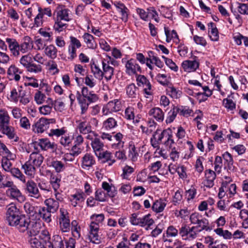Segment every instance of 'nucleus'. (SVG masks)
I'll list each match as a JSON object with an SVG mask.
<instances>
[{
    "label": "nucleus",
    "mask_w": 248,
    "mask_h": 248,
    "mask_svg": "<svg viewBox=\"0 0 248 248\" xmlns=\"http://www.w3.org/2000/svg\"><path fill=\"white\" fill-rule=\"evenodd\" d=\"M177 114H179L178 107L173 106V108L168 112L166 122L167 124L172 123L175 119Z\"/></svg>",
    "instance_id": "59"
},
{
    "label": "nucleus",
    "mask_w": 248,
    "mask_h": 248,
    "mask_svg": "<svg viewBox=\"0 0 248 248\" xmlns=\"http://www.w3.org/2000/svg\"><path fill=\"white\" fill-rule=\"evenodd\" d=\"M22 73V70L19 68L16 64H12L7 68V77L9 80L17 82L20 80V75Z\"/></svg>",
    "instance_id": "10"
},
{
    "label": "nucleus",
    "mask_w": 248,
    "mask_h": 248,
    "mask_svg": "<svg viewBox=\"0 0 248 248\" xmlns=\"http://www.w3.org/2000/svg\"><path fill=\"white\" fill-rule=\"evenodd\" d=\"M24 188L25 192L29 196L38 199L40 197L39 191L37 187L36 183L31 178L27 181L26 180Z\"/></svg>",
    "instance_id": "7"
},
{
    "label": "nucleus",
    "mask_w": 248,
    "mask_h": 248,
    "mask_svg": "<svg viewBox=\"0 0 248 248\" xmlns=\"http://www.w3.org/2000/svg\"><path fill=\"white\" fill-rule=\"evenodd\" d=\"M61 181V177L58 175H51L50 183L54 191L58 190L60 188Z\"/></svg>",
    "instance_id": "58"
},
{
    "label": "nucleus",
    "mask_w": 248,
    "mask_h": 248,
    "mask_svg": "<svg viewBox=\"0 0 248 248\" xmlns=\"http://www.w3.org/2000/svg\"><path fill=\"white\" fill-rule=\"evenodd\" d=\"M35 168L36 167L29 160L26 161L21 166V169L24 170L25 174L30 176L31 178H34V177L36 172Z\"/></svg>",
    "instance_id": "34"
},
{
    "label": "nucleus",
    "mask_w": 248,
    "mask_h": 248,
    "mask_svg": "<svg viewBox=\"0 0 248 248\" xmlns=\"http://www.w3.org/2000/svg\"><path fill=\"white\" fill-rule=\"evenodd\" d=\"M6 193L11 199L16 200L19 202H23L26 200L25 196L22 194L16 186L8 189Z\"/></svg>",
    "instance_id": "18"
},
{
    "label": "nucleus",
    "mask_w": 248,
    "mask_h": 248,
    "mask_svg": "<svg viewBox=\"0 0 248 248\" xmlns=\"http://www.w3.org/2000/svg\"><path fill=\"white\" fill-rule=\"evenodd\" d=\"M155 79L162 85L167 86L169 84L171 78L170 74L165 72L157 74Z\"/></svg>",
    "instance_id": "48"
},
{
    "label": "nucleus",
    "mask_w": 248,
    "mask_h": 248,
    "mask_svg": "<svg viewBox=\"0 0 248 248\" xmlns=\"http://www.w3.org/2000/svg\"><path fill=\"white\" fill-rule=\"evenodd\" d=\"M99 226L97 225L90 223L88 228L87 238L93 244H98L100 243V237L99 235Z\"/></svg>",
    "instance_id": "8"
},
{
    "label": "nucleus",
    "mask_w": 248,
    "mask_h": 248,
    "mask_svg": "<svg viewBox=\"0 0 248 248\" xmlns=\"http://www.w3.org/2000/svg\"><path fill=\"white\" fill-rule=\"evenodd\" d=\"M10 116L7 110L4 108H0V133L7 136L8 139H14L17 141L18 138L16 136L15 129L10 125ZM0 137H2L0 135Z\"/></svg>",
    "instance_id": "1"
},
{
    "label": "nucleus",
    "mask_w": 248,
    "mask_h": 248,
    "mask_svg": "<svg viewBox=\"0 0 248 248\" xmlns=\"http://www.w3.org/2000/svg\"><path fill=\"white\" fill-rule=\"evenodd\" d=\"M23 88L22 86H17L16 88H13L10 92V95L9 99L10 101L17 103L19 101V98L21 94V93L24 91Z\"/></svg>",
    "instance_id": "36"
},
{
    "label": "nucleus",
    "mask_w": 248,
    "mask_h": 248,
    "mask_svg": "<svg viewBox=\"0 0 248 248\" xmlns=\"http://www.w3.org/2000/svg\"><path fill=\"white\" fill-rule=\"evenodd\" d=\"M29 242L31 247L33 248H46V247L44 244V241H41L37 235L31 236Z\"/></svg>",
    "instance_id": "49"
},
{
    "label": "nucleus",
    "mask_w": 248,
    "mask_h": 248,
    "mask_svg": "<svg viewBox=\"0 0 248 248\" xmlns=\"http://www.w3.org/2000/svg\"><path fill=\"white\" fill-rule=\"evenodd\" d=\"M0 152L4 155L5 157L9 158L10 159L14 160L16 157L15 154H12L7 148L6 146L0 142Z\"/></svg>",
    "instance_id": "60"
},
{
    "label": "nucleus",
    "mask_w": 248,
    "mask_h": 248,
    "mask_svg": "<svg viewBox=\"0 0 248 248\" xmlns=\"http://www.w3.org/2000/svg\"><path fill=\"white\" fill-rule=\"evenodd\" d=\"M121 104L118 99L108 102L102 108V113L104 115H108L113 112H116L121 110Z\"/></svg>",
    "instance_id": "9"
},
{
    "label": "nucleus",
    "mask_w": 248,
    "mask_h": 248,
    "mask_svg": "<svg viewBox=\"0 0 248 248\" xmlns=\"http://www.w3.org/2000/svg\"><path fill=\"white\" fill-rule=\"evenodd\" d=\"M44 53L48 58L54 60L57 57L58 49L54 45L50 44L45 47Z\"/></svg>",
    "instance_id": "42"
},
{
    "label": "nucleus",
    "mask_w": 248,
    "mask_h": 248,
    "mask_svg": "<svg viewBox=\"0 0 248 248\" xmlns=\"http://www.w3.org/2000/svg\"><path fill=\"white\" fill-rule=\"evenodd\" d=\"M84 44L86 46L91 49H95L97 46V44L94 36L88 32H85L82 36Z\"/></svg>",
    "instance_id": "30"
},
{
    "label": "nucleus",
    "mask_w": 248,
    "mask_h": 248,
    "mask_svg": "<svg viewBox=\"0 0 248 248\" xmlns=\"http://www.w3.org/2000/svg\"><path fill=\"white\" fill-rule=\"evenodd\" d=\"M209 36L213 41H217L219 39V34L217 29L214 23L210 22L208 24Z\"/></svg>",
    "instance_id": "46"
},
{
    "label": "nucleus",
    "mask_w": 248,
    "mask_h": 248,
    "mask_svg": "<svg viewBox=\"0 0 248 248\" xmlns=\"http://www.w3.org/2000/svg\"><path fill=\"white\" fill-rule=\"evenodd\" d=\"M78 123L77 129L79 131L80 134L85 135L91 131V126L86 121H79Z\"/></svg>",
    "instance_id": "51"
},
{
    "label": "nucleus",
    "mask_w": 248,
    "mask_h": 248,
    "mask_svg": "<svg viewBox=\"0 0 248 248\" xmlns=\"http://www.w3.org/2000/svg\"><path fill=\"white\" fill-rule=\"evenodd\" d=\"M96 156L102 162L108 163L109 166L112 165L116 162V160L113 158L111 153L107 150L103 151Z\"/></svg>",
    "instance_id": "26"
},
{
    "label": "nucleus",
    "mask_w": 248,
    "mask_h": 248,
    "mask_svg": "<svg viewBox=\"0 0 248 248\" xmlns=\"http://www.w3.org/2000/svg\"><path fill=\"white\" fill-rule=\"evenodd\" d=\"M102 69H103V77L107 81L110 80L114 75V68L109 65L108 62L105 59L101 60Z\"/></svg>",
    "instance_id": "24"
},
{
    "label": "nucleus",
    "mask_w": 248,
    "mask_h": 248,
    "mask_svg": "<svg viewBox=\"0 0 248 248\" xmlns=\"http://www.w3.org/2000/svg\"><path fill=\"white\" fill-rule=\"evenodd\" d=\"M30 218L22 215L12 226L15 227L20 232H24L27 230Z\"/></svg>",
    "instance_id": "22"
},
{
    "label": "nucleus",
    "mask_w": 248,
    "mask_h": 248,
    "mask_svg": "<svg viewBox=\"0 0 248 248\" xmlns=\"http://www.w3.org/2000/svg\"><path fill=\"white\" fill-rule=\"evenodd\" d=\"M95 164V159L90 153H86L82 157L81 160V167L85 170H89Z\"/></svg>",
    "instance_id": "25"
},
{
    "label": "nucleus",
    "mask_w": 248,
    "mask_h": 248,
    "mask_svg": "<svg viewBox=\"0 0 248 248\" xmlns=\"http://www.w3.org/2000/svg\"><path fill=\"white\" fill-rule=\"evenodd\" d=\"M170 159L175 162L178 160L180 155V149L176 146L174 143H171L167 145Z\"/></svg>",
    "instance_id": "28"
},
{
    "label": "nucleus",
    "mask_w": 248,
    "mask_h": 248,
    "mask_svg": "<svg viewBox=\"0 0 248 248\" xmlns=\"http://www.w3.org/2000/svg\"><path fill=\"white\" fill-rule=\"evenodd\" d=\"M56 123L54 118H46L42 117L32 126V131L37 134H42L49 127L50 124Z\"/></svg>",
    "instance_id": "4"
},
{
    "label": "nucleus",
    "mask_w": 248,
    "mask_h": 248,
    "mask_svg": "<svg viewBox=\"0 0 248 248\" xmlns=\"http://www.w3.org/2000/svg\"><path fill=\"white\" fill-rule=\"evenodd\" d=\"M125 72L129 76L137 75L138 72H141V69L136 61L133 59L128 60L125 64Z\"/></svg>",
    "instance_id": "12"
},
{
    "label": "nucleus",
    "mask_w": 248,
    "mask_h": 248,
    "mask_svg": "<svg viewBox=\"0 0 248 248\" xmlns=\"http://www.w3.org/2000/svg\"><path fill=\"white\" fill-rule=\"evenodd\" d=\"M51 213H52V212L45 207H41L38 210V214L40 217L48 223L52 221Z\"/></svg>",
    "instance_id": "45"
},
{
    "label": "nucleus",
    "mask_w": 248,
    "mask_h": 248,
    "mask_svg": "<svg viewBox=\"0 0 248 248\" xmlns=\"http://www.w3.org/2000/svg\"><path fill=\"white\" fill-rule=\"evenodd\" d=\"M66 133H67L66 128L63 127L61 128L51 129L48 133V135L50 137H56L58 138L62 137Z\"/></svg>",
    "instance_id": "52"
},
{
    "label": "nucleus",
    "mask_w": 248,
    "mask_h": 248,
    "mask_svg": "<svg viewBox=\"0 0 248 248\" xmlns=\"http://www.w3.org/2000/svg\"><path fill=\"white\" fill-rule=\"evenodd\" d=\"M56 11V17L55 19L65 21H69L70 20V11L69 9L65 8L63 5L58 4Z\"/></svg>",
    "instance_id": "14"
},
{
    "label": "nucleus",
    "mask_w": 248,
    "mask_h": 248,
    "mask_svg": "<svg viewBox=\"0 0 248 248\" xmlns=\"http://www.w3.org/2000/svg\"><path fill=\"white\" fill-rule=\"evenodd\" d=\"M138 90V88L134 83H130L125 87L126 93L130 98H136L137 97Z\"/></svg>",
    "instance_id": "54"
},
{
    "label": "nucleus",
    "mask_w": 248,
    "mask_h": 248,
    "mask_svg": "<svg viewBox=\"0 0 248 248\" xmlns=\"http://www.w3.org/2000/svg\"><path fill=\"white\" fill-rule=\"evenodd\" d=\"M139 153L134 144V142L131 141L129 143L128 157L129 159L133 162H135L138 160Z\"/></svg>",
    "instance_id": "39"
},
{
    "label": "nucleus",
    "mask_w": 248,
    "mask_h": 248,
    "mask_svg": "<svg viewBox=\"0 0 248 248\" xmlns=\"http://www.w3.org/2000/svg\"><path fill=\"white\" fill-rule=\"evenodd\" d=\"M20 44V52L24 54L31 50L33 47V42L28 36L23 38L22 42Z\"/></svg>",
    "instance_id": "31"
},
{
    "label": "nucleus",
    "mask_w": 248,
    "mask_h": 248,
    "mask_svg": "<svg viewBox=\"0 0 248 248\" xmlns=\"http://www.w3.org/2000/svg\"><path fill=\"white\" fill-rule=\"evenodd\" d=\"M21 215L19 210L14 204H10L7 206L6 219L10 226H12L15 224V223Z\"/></svg>",
    "instance_id": "6"
},
{
    "label": "nucleus",
    "mask_w": 248,
    "mask_h": 248,
    "mask_svg": "<svg viewBox=\"0 0 248 248\" xmlns=\"http://www.w3.org/2000/svg\"><path fill=\"white\" fill-rule=\"evenodd\" d=\"M62 21L55 19V22L53 26V29L59 33L63 31L67 27V25L63 23Z\"/></svg>",
    "instance_id": "64"
},
{
    "label": "nucleus",
    "mask_w": 248,
    "mask_h": 248,
    "mask_svg": "<svg viewBox=\"0 0 248 248\" xmlns=\"http://www.w3.org/2000/svg\"><path fill=\"white\" fill-rule=\"evenodd\" d=\"M11 175L17 179L22 183L26 182V176L22 173L20 170L16 168H13L10 171Z\"/></svg>",
    "instance_id": "56"
},
{
    "label": "nucleus",
    "mask_w": 248,
    "mask_h": 248,
    "mask_svg": "<svg viewBox=\"0 0 248 248\" xmlns=\"http://www.w3.org/2000/svg\"><path fill=\"white\" fill-rule=\"evenodd\" d=\"M19 63L28 72L38 74L42 71V66L33 63L32 58L29 54L22 56L19 60Z\"/></svg>",
    "instance_id": "2"
},
{
    "label": "nucleus",
    "mask_w": 248,
    "mask_h": 248,
    "mask_svg": "<svg viewBox=\"0 0 248 248\" xmlns=\"http://www.w3.org/2000/svg\"><path fill=\"white\" fill-rule=\"evenodd\" d=\"M6 42L8 44V46L11 55L15 58H18L20 55V44L14 38H7Z\"/></svg>",
    "instance_id": "13"
},
{
    "label": "nucleus",
    "mask_w": 248,
    "mask_h": 248,
    "mask_svg": "<svg viewBox=\"0 0 248 248\" xmlns=\"http://www.w3.org/2000/svg\"><path fill=\"white\" fill-rule=\"evenodd\" d=\"M47 104L44 105L39 108V111L40 113L44 116H50L52 113H54L53 111V107L54 106V101L51 98L48 97L47 99Z\"/></svg>",
    "instance_id": "29"
},
{
    "label": "nucleus",
    "mask_w": 248,
    "mask_h": 248,
    "mask_svg": "<svg viewBox=\"0 0 248 248\" xmlns=\"http://www.w3.org/2000/svg\"><path fill=\"white\" fill-rule=\"evenodd\" d=\"M44 203L46 206V208L49 209L52 213L56 212L59 207V203L53 198L46 199Z\"/></svg>",
    "instance_id": "47"
},
{
    "label": "nucleus",
    "mask_w": 248,
    "mask_h": 248,
    "mask_svg": "<svg viewBox=\"0 0 248 248\" xmlns=\"http://www.w3.org/2000/svg\"><path fill=\"white\" fill-rule=\"evenodd\" d=\"M31 95L24 90L21 93L18 102L21 105H26L31 101Z\"/></svg>",
    "instance_id": "63"
},
{
    "label": "nucleus",
    "mask_w": 248,
    "mask_h": 248,
    "mask_svg": "<svg viewBox=\"0 0 248 248\" xmlns=\"http://www.w3.org/2000/svg\"><path fill=\"white\" fill-rule=\"evenodd\" d=\"M91 71L96 79L102 80L103 78V70H102L99 66L93 64L91 66Z\"/></svg>",
    "instance_id": "62"
},
{
    "label": "nucleus",
    "mask_w": 248,
    "mask_h": 248,
    "mask_svg": "<svg viewBox=\"0 0 248 248\" xmlns=\"http://www.w3.org/2000/svg\"><path fill=\"white\" fill-rule=\"evenodd\" d=\"M44 160L43 155L36 152H32L30 156V161L35 167H39L41 166Z\"/></svg>",
    "instance_id": "37"
},
{
    "label": "nucleus",
    "mask_w": 248,
    "mask_h": 248,
    "mask_svg": "<svg viewBox=\"0 0 248 248\" xmlns=\"http://www.w3.org/2000/svg\"><path fill=\"white\" fill-rule=\"evenodd\" d=\"M91 144L95 155L103 151L104 144L99 138H95Z\"/></svg>",
    "instance_id": "43"
},
{
    "label": "nucleus",
    "mask_w": 248,
    "mask_h": 248,
    "mask_svg": "<svg viewBox=\"0 0 248 248\" xmlns=\"http://www.w3.org/2000/svg\"><path fill=\"white\" fill-rule=\"evenodd\" d=\"M59 223L61 230L64 232H68L70 230V220L69 213L67 210L61 208L60 209V216Z\"/></svg>",
    "instance_id": "5"
},
{
    "label": "nucleus",
    "mask_w": 248,
    "mask_h": 248,
    "mask_svg": "<svg viewBox=\"0 0 248 248\" xmlns=\"http://www.w3.org/2000/svg\"><path fill=\"white\" fill-rule=\"evenodd\" d=\"M103 190L106 191L108 197L110 198L114 197L117 194V190L116 187L112 184H109L107 182H103L101 185Z\"/></svg>",
    "instance_id": "38"
},
{
    "label": "nucleus",
    "mask_w": 248,
    "mask_h": 248,
    "mask_svg": "<svg viewBox=\"0 0 248 248\" xmlns=\"http://www.w3.org/2000/svg\"><path fill=\"white\" fill-rule=\"evenodd\" d=\"M156 139L159 142L164 139V144L166 146L169 144L174 143L172 131L170 128L165 129L162 131L159 130L158 134L156 136Z\"/></svg>",
    "instance_id": "15"
},
{
    "label": "nucleus",
    "mask_w": 248,
    "mask_h": 248,
    "mask_svg": "<svg viewBox=\"0 0 248 248\" xmlns=\"http://www.w3.org/2000/svg\"><path fill=\"white\" fill-rule=\"evenodd\" d=\"M216 178V172L211 169H207L204 171V178L202 183L204 187L210 188L215 185Z\"/></svg>",
    "instance_id": "16"
},
{
    "label": "nucleus",
    "mask_w": 248,
    "mask_h": 248,
    "mask_svg": "<svg viewBox=\"0 0 248 248\" xmlns=\"http://www.w3.org/2000/svg\"><path fill=\"white\" fill-rule=\"evenodd\" d=\"M166 205V200L160 198L154 202L152 206V209L153 211L156 213H161L164 211Z\"/></svg>",
    "instance_id": "33"
},
{
    "label": "nucleus",
    "mask_w": 248,
    "mask_h": 248,
    "mask_svg": "<svg viewBox=\"0 0 248 248\" xmlns=\"http://www.w3.org/2000/svg\"><path fill=\"white\" fill-rule=\"evenodd\" d=\"M217 234L222 236L225 239H231L232 238V234L228 230H223L221 228H218L214 230Z\"/></svg>",
    "instance_id": "61"
},
{
    "label": "nucleus",
    "mask_w": 248,
    "mask_h": 248,
    "mask_svg": "<svg viewBox=\"0 0 248 248\" xmlns=\"http://www.w3.org/2000/svg\"><path fill=\"white\" fill-rule=\"evenodd\" d=\"M148 114L158 122H162L164 119V112L158 107H155L150 109Z\"/></svg>",
    "instance_id": "32"
},
{
    "label": "nucleus",
    "mask_w": 248,
    "mask_h": 248,
    "mask_svg": "<svg viewBox=\"0 0 248 248\" xmlns=\"http://www.w3.org/2000/svg\"><path fill=\"white\" fill-rule=\"evenodd\" d=\"M154 223V220L151 217L150 214H148L140 217L139 226L141 227H145L147 230Z\"/></svg>",
    "instance_id": "44"
},
{
    "label": "nucleus",
    "mask_w": 248,
    "mask_h": 248,
    "mask_svg": "<svg viewBox=\"0 0 248 248\" xmlns=\"http://www.w3.org/2000/svg\"><path fill=\"white\" fill-rule=\"evenodd\" d=\"M179 234V230L173 225L169 226L163 233L162 236L163 241L165 242H171V238L176 237Z\"/></svg>",
    "instance_id": "21"
},
{
    "label": "nucleus",
    "mask_w": 248,
    "mask_h": 248,
    "mask_svg": "<svg viewBox=\"0 0 248 248\" xmlns=\"http://www.w3.org/2000/svg\"><path fill=\"white\" fill-rule=\"evenodd\" d=\"M118 126L117 122L113 117H109L103 123L102 128L106 130H110Z\"/></svg>",
    "instance_id": "50"
},
{
    "label": "nucleus",
    "mask_w": 248,
    "mask_h": 248,
    "mask_svg": "<svg viewBox=\"0 0 248 248\" xmlns=\"http://www.w3.org/2000/svg\"><path fill=\"white\" fill-rule=\"evenodd\" d=\"M199 66L200 62L198 60H186L182 62L181 68V70L186 73H192L199 69Z\"/></svg>",
    "instance_id": "11"
},
{
    "label": "nucleus",
    "mask_w": 248,
    "mask_h": 248,
    "mask_svg": "<svg viewBox=\"0 0 248 248\" xmlns=\"http://www.w3.org/2000/svg\"><path fill=\"white\" fill-rule=\"evenodd\" d=\"M80 95L84 97L85 100L89 103L96 102L99 98L98 95L94 93L93 91H89L87 87L83 86L81 88Z\"/></svg>",
    "instance_id": "20"
},
{
    "label": "nucleus",
    "mask_w": 248,
    "mask_h": 248,
    "mask_svg": "<svg viewBox=\"0 0 248 248\" xmlns=\"http://www.w3.org/2000/svg\"><path fill=\"white\" fill-rule=\"evenodd\" d=\"M200 221L197 224V226H194L195 227H198L199 230H200V232L204 230L206 231H210L211 229L209 226V223L208 220L204 217H202L200 219Z\"/></svg>",
    "instance_id": "57"
},
{
    "label": "nucleus",
    "mask_w": 248,
    "mask_h": 248,
    "mask_svg": "<svg viewBox=\"0 0 248 248\" xmlns=\"http://www.w3.org/2000/svg\"><path fill=\"white\" fill-rule=\"evenodd\" d=\"M74 137L67 133L60 139V143L64 147H70L72 144Z\"/></svg>",
    "instance_id": "53"
},
{
    "label": "nucleus",
    "mask_w": 248,
    "mask_h": 248,
    "mask_svg": "<svg viewBox=\"0 0 248 248\" xmlns=\"http://www.w3.org/2000/svg\"><path fill=\"white\" fill-rule=\"evenodd\" d=\"M200 230L198 227L182 226L179 229V234L182 239L186 241H191L196 239L199 235Z\"/></svg>",
    "instance_id": "3"
},
{
    "label": "nucleus",
    "mask_w": 248,
    "mask_h": 248,
    "mask_svg": "<svg viewBox=\"0 0 248 248\" xmlns=\"http://www.w3.org/2000/svg\"><path fill=\"white\" fill-rule=\"evenodd\" d=\"M85 199L83 191L80 189L77 190L75 193L70 195L68 198L71 204L73 207H76L78 203L84 202Z\"/></svg>",
    "instance_id": "23"
},
{
    "label": "nucleus",
    "mask_w": 248,
    "mask_h": 248,
    "mask_svg": "<svg viewBox=\"0 0 248 248\" xmlns=\"http://www.w3.org/2000/svg\"><path fill=\"white\" fill-rule=\"evenodd\" d=\"M38 145L42 150L46 151L48 149H53L56 147L54 142H51L49 139L47 138L41 139L38 140V142H32L30 144L31 148L36 149V146Z\"/></svg>",
    "instance_id": "17"
},
{
    "label": "nucleus",
    "mask_w": 248,
    "mask_h": 248,
    "mask_svg": "<svg viewBox=\"0 0 248 248\" xmlns=\"http://www.w3.org/2000/svg\"><path fill=\"white\" fill-rule=\"evenodd\" d=\"M76 98L81 109V114H84L86 113L89 108V103L85 100L84 98L80 94V92L77 91Z\"/></svg>",
    "instance_id": "41"
},
{
    "label": "nucleus",
    "mask_w": 248,
    "mask_h": 248,
    "mask_svg": "<svg viewBox=\"0 0 248 248\" xmlns=\"http://www.w3.org/2000/svg\"><path fill=\"white\" fill-rule=\"evenodd\" d=\"M166 91L167 94L174 99L179 98L182 94V92L180 90L173 86H168L166 89Z\"/></svg>",
    "instance_id": "55"
},
{
    "label": "nucleus",
    "mask_w": 248,
    "mask_h": 248,
    "mask_svg": "<svg viewBox=\"0 0 248 248\" xmlns=\"http://www.w3.org/2000/svg\"><path fill=\"white\" fill-rule=\"evenodd\" d=\"M40 231V224L36 222L30 220L28 227L26 231L30 236L37 235Z\"/></svg>",
    "instance_id": "35"
},
{
    "label": "nucleus",
    "mask_w": 248,
    "mask_h": 248,
    "mask_svg": "<svg viewBox=\"0 0 248 248\" xmlns=\"http://www.w3.org/2000/svg\"><path fill=\"white\" fill-rule=\"evenodd\" d=\"M49 248H66V241H64L62 237L59 235L53 236L52 243H48Z\"/></svg>",
    "instance_id": "40"
},
{
    "label": "nucleus",
    "mask_w": 248,
    "mask_h": 248,
    "mask_svg": "<svg viewBox=\"0 0 248 248\" xmlns=\"http://www.w3.org/2000/svg\"><path fill=\"white\" fill-rule=\"evenodd\" d=\"M115 5L118 12L121 16L120 18L121 20L124 22H126L129 18V10L123 3L118 2Z\"/></svg>",
    "instance_id": "27"
},
{
    "label": "nucleus",
    "mask_w": 248,
    "mask_h": 248,
    "mask_svg": "<svg viewBox=\"0 0 248 248\" xmlns=\"http://www.w3.org/2000/svg\"><path fill=\"white\" fill-rule=\"evenodd\" d=\"M188 83L191 85H193L197 88H201L202 90L203 93H198L197 94L199 95H202L205 96L206 98H205L203 101L206 100L207 97L212 95V90H210L208 86H202V84L198 80L196 79H189L188 80Z\"/></svg>",
    "instance_id": "19"
}]
</instances>
